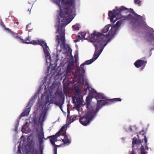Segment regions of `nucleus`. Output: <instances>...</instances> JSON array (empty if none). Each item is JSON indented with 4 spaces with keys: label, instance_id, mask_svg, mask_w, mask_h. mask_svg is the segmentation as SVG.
Segmentation results:
<instances>
[{
    "label": "nucleus",
    "instance_id": "1",
    "mask_svg": "<svg viewBox=\"0 0 154 154\" xmlns=\"http://www.w3.org/2000/svg\"><path fill=\"white\" fill-rule=\"evenodd\" d=\"M60 8V11L58 16V24L56 25V40L58 45L65 47V27L71 20L69 17L75 16V0H54Z\"/></svg>",
    "mask_w": 154,
    "mask_h": 154
},
{
    "label": "nucleus",
    "instance_id": "2",
    "mask_svg": "<svg viewBox=\"0 0 154 154\" xmlns=\"http://www.w3.org/2000/svg\"><path fill=\"white\" fill-rule=\"evenodd\" d=\"M108 15L110 21L113 23L120 18L122 20H134L137 21L142 20V17L136 13L133 9H128L124 6L117 10L109 11Z\"/></svg>",
    "mask_w": 154,
    "mask_h": 154
},
{
    "label": "nucleus",
    "instance_id": "3",
    "mask_svg": "<svg viewBox=\"0 0 154 154\" xmlns=\"http://www.w3.org/2000/svg\"><path fill=\"white\" fill-rule=\"evenodd\" d=\"M117 29L112 26L108 34H103L97 32V59L102 52L104 47L115 35Z\"/></svg>",
    "mask_w": 154,
    "mask_h": 154
},
{
    "label": "nucleus",
    "instance_id": "4",
    "mask_svg": "<svg viewBox=\"0 0 154 154\" xmlns=\"http://www.w3.org/2000/svg\"><path fill=\"white\" fill-rule=\"evenodd\" d=\"M89 109L88 112L79 119L80 123L83 125L86 126L88 124L91 120L95 117L96 114V108H92Z\"/></svg>",
    "mask_w": 154,
    "mask_h": 154
},
{
    "label": "nucleus",
    "instance_id": "5",
    "mask_svg": "<svg viewBox=\"0 0 154 154\" xmlns=\"http://www.w3.org/2000/svg\"><path fill=\"white\" fill-rule=\"evenodd\" d=\"M96 36V32L94 31L93 34H91L90 35L88 36V39L91 42L94 43V44L95 48V51L94 55V58L91 59L86 61L85 62V65H89L91 63L96 59V39L95 38V37Z\"/></svg>",
    "mask_w": 154,
    "mask_h": 154
},
{
    "label": "nucleus",
    "instance_id": "6",
    "mask_svg": "<svg viewBox=\"0 0 154 154\" xmlns=\"http://www.w3.org/2000/svg\"><path fill=\"white\" fill-rule=\"evenodd\" d=\"M97 97L101 100H97V112L98 110L102 106L108 105V100L109 99L103 94L97 92Z\"/></svg>",
    "mask_w": 154,
    "mask_h": 154
},
{
    "label": "nucleus",
    "instance_id": "7",
    "mask_svg": "<svg viewBox=\"0 0 154 154\" xmlns=\"http://www.w3.org/2000/svg\"><path fill=\"white\" fill-rule=\"evenodd\" d=\"M75 96L73 98V103H76V101L75 100H76L77 102V105L78 106H79L81 103V100L79 99V96L80 94L81 90L79 88H77L75 90Z\"/></svg>",
    "mask_w": 154,
    "mask_h": 154
},
{
    "label": "nucleus",
    "instance_id": "8",
    "mask_svg": "<svg viewBox=\"0 0 154 154\" xmlns=\"http://www.w3.org/2000/svg\"><path fill=\"white\" fill-rule=\"evenodd\" d=\"M6 30L9 31L11 35L15 38L17 39H19V41L23 43L28 44L29 42H25L21 38V36L18 34L17 33H15L11 31L10 29L8 28H5Z\"/></svg>",
    "mask_w": 154,
    "mask_h": 154
},
{
    "label": "nucleus",
    "instance_id": "9",
    "mask_svg": "<svg viewBox=\"0 0 154 154\" xmlns=\"http://www.w3.org/2000/svg\"><path fill=\"white\" fill-rule=\"evenodd\" d=\"M146 63V61L138 60L136 61L134 64L137 68H139L142 66L145 67Z\"/></svg>",
    "mask_w": 154,
    "mask_h": 154
},
{
    "label": "nucleus",
    "instance_id": "10",
    "mask_svg": "<svg viewBox=\"0 0 154 154\" xmlns=\"http://www.w3.org/2000/svg\"><path fill=\"white\" fill-rule=\"evenodd\" d=\"M92 99V97L90 96H88L86 98V106L88 109H91V107L92 108H94V107H96L95 106H93L91 105V101Z\"/></svg>",
    "mask_w": 154,
    "mask_h": 154
},
{
    "label": "nucleus",
    "instance_id": "11",
    "mask_svg": "<svg viewBox=\"0 0 154 154\" xmlns=\"http://www.w3.org/2000/svg\"><path fill=\"white\" fill-rule=\"evenodd\" d=\"M30 104V102H29L24 111L21 114L20 116L21 117L27 116L29 115L31 107V106H29Z\"/></svg>",
    "mask_w": 154,
    "mask_h": 154
},
{
    "label": "nucleus",
    "instance_id": "12",
    "mask_svg": "<svg viewBox=\"0 0 154 154\" xmlns=\"http://www.w3.org/2000/svg\"><path fill=\"white\" fill-rule=\"evenodd\" d=\"M62 135L64 136L63 139L61 138L63 141V142L64 144L69 143H70V141L68 139V137L66 134V132L64 131L62 133Z\"/></svg>",
    "mask_w": 154,
    "mask_h": 154
},
{
    "label": "nucleus",
    "instance_id": "13",
    "mask_svg": "<svg viewBox=\"0 0 154 154\" xmlns=\"http://www.w3.org/2000/svg\"><path fill=\"white\" fill-rule=\"evenodd\" d=\"M55 136H51L49 137H48L50 138V140L51 144L54 146H60L58 145H56L55 142H56L57 140V139L55 137Z\"/></svg>",
    "mask_w": 154,
    "mask_h": 154
},
{
    "label": "nucleus",
    "instance_id": "14",
    "mask_svg": "<svg viewBox=\"0 0 154 154\" xmlns=\"http://www.w3.org/2000/svg\"><path fill=\"white\" fill-rule=\"evenodd\" d=\"M47 112L46 109H44L41 113L39 117V120L42 122L44 121Z\"/></svg>",
    "mask_w": 154,
    "mask_h": 154
},
{
    "label": "nucleus",
    "instance_id": "15",
    "mask_svg": "<svg viewBox=\"0 0 154 154\" xmlns=\"http://www.w3.org/2000/svg\"><path fill=\"white\" fill-rule=\"evenodd\" d=\"M121 101V99L119 98H114L112 99H109V100H108V105L112 104V103L114 102H119Z\"/></svg>",
    "mask_w": 154,
    "mask_h": 154
},
{
    "label": "nucleus",
    "instance_id": "16",
    "mask_svg": "<svg viewBox=\"0 0 154 154\" xmlns=\"http://www.w3.org/2000/svg\"><path fill=\"white\" fill-rule=\"evenodd\" d=\"M142 142L140 140L137 139V138L134 137L133 138V140L132 141V147H133L134 144H140Z\"/></svg>",
    "mask_w": 154,
    "mask_h": 154
},
{
    "label": "nucleus",
    "instance_id": "17",
    "mask_svg": "<svg viewBox=\"0 0 154 154\" xmlns=\"http://www.w3.org/2000/svg\"><path fill=\"white\" fill-rule=\"evenodd\" d=\"M43 48L44 53L45 54L46 57L48 58H51L50 55L48 51L49 48L48 46H47V47H44Z\"/></svg>",
    "mask_w": 154,
    "mask_h": 154
},
{
    "label": "nucleus",
    "instance_id": "18",
    "mask_svg": "<svg viewBox=\"0 0 154 154\" xmlns=\"http://www.w3.org/2000/svg\"><path fill=\"white\" fill-rule=\"evenodd\" d=\"M72 69L71 66L69 65H68L67 67L66 72L65 74L66 75H72L73 72L71 71Z\"/></svg>",
    "mask_w": 154,
    "mask_h": 154
},
{
    "label": "nucleus",
    "instance_id": "19",
    "mask_svg": "<svg viewBox=\"0 0 154 154\" xmlns=\"http://www.w3.org/2000/svg\"><path fill=\"white\" fill-rule=\"evenodd\" d=\"M111 25L109 24L106 25L103 29L102 31V34H105L106 32H107L109 30V28L111 26Z\"/></svg>",
    "mask_w": 154,
    "mask_h": 154
},
{
    "label": "nucleus",
    "instance_id": "20",
    "mask_svg": "<svg viewBox=\"0 0 154 154\" xmlns=\"http://www.w3.org/2000/svg\"><path fill=\"white\" fill-rule=\"evenodd\" d=\"M64 75L65 76V77L63 79V81L62 83L63 84H68V79H70L71 78V77H70V75H65V74H64Z\"/></svg>",
    "mask_w": 154,
    "mask_h": 154
},
{
    "label": "nucleus",
    "instance_id": "21",
    "mask_svg": "<svg viewBox=\"0 0 154 154\" xmlns=\"http://www.w3.org/2000/svg\"><path fill=\"white\" fill-rule=\"evenodd\" d=\"M38 45H41L43 48L44 47H47V45L46 42L45 41H39V42Z\"/></svg>",
    "mask_w": 154,
    "mask_h": 154
},
{
    "label": "nucleus",
    "instance_id": "22",
    "mask_svg": "<svg viewBox=\"0 0 154 154\" xmlns=\"http://www.w3.org/2000/svg\"><path fill=\"white\" fill-rule=\"evenodd\" d=\"M32 26H31V23H29L26 26V29L27 31L30 32L32 29Z\"/></svg>",
    "mask_w": 154,
    "mask_h": 154
},
{
    "label": "nucleus",
    "instance_id": "23",
    "mask_svg": "<svg viewBox=\"0 0 154 154\" xmlns=\"http://www.w3.org/2000/svg\"><path fill=\"white\" fill-rule=\"evenodd\" d=\"M29 42V44H33L34 45H38L39 42V40H33L32 41H29V42Z\"/></svg>",
    "mask_w": 154,
    "mask_h": 154
},
{
    "label": "nucleus",
    "instance_id": "24",
    "mask_svg": "<svg viewBox=\"0 0 154 154\" xmlns=\"http://www.w3.org/2000/svg\"><path fill=\"white\" fill-rule=\"evenodd\" d=\"M140 150L141 154H146L145 151V148L144 146L142 145L140 148Z\"/></svg>",
    "mask_w": 154,
    "mask_h": 154
},
{
    "label": "nucleus",
    "instance_id": "25",
    "mask_svg": "<svg viewBox=\"0 0 154 154\" xmlns=\"http://www.w3.org/2000/svg\"><path fill=\"white\" fill-rule=\"evenodd\" d=\"M43 145L42 144H39V150L38 152L39 153H41L43 152Z\"/></svg>",
    "mask_w": 154,
    "mask_h": 154
},
{
    "label": "nucleus",
    "instance_id": "26",
    "mask_svg": "<svg viewBox=\"0 0 154 154\" xmlns=\"http://www.w3.org/2000/svg\"><path fill=\"white\" fill-rule=\"evenodd\" d=\"M90 88H90L89 85L88 84L85 85L84 90L86 92L88 90L90 91Z\"/></svg>",
    "mask_w": 154,
    "mask_h": 154
},
{
    "label": "nucleus",
    "instance_id": "27",
    "mask_svg": "<svg viewBox=\"0 0 154 154\" xmlns=\"http://www.w3.org/2000/svg\"><path fill=\"white\" fill-rule=\"evenodd\" d=\"M129 130L131 131H133L136 130L137 128L134 126H130L129 128Z\"/></svg>",
    "mask_w": 154,
    "mask_h": 154
},
{
    "label": "nucleus",
    "instance_id": "28",
    "mask_svg": "<svg viewBox=\"0 0 154 154\" xmlns=\"http://www.w3.org/2000/svg\"><path fill=\"white\" fill-rule=\"evenodd\" d=\"M63 90L64 91H67L68 89V84H63Z\"/></svg>",
    "mask_w": 154,
    "mask_h": 154
},
{
    "label": "nucleus",
    "instance_id": "29",
    "mask_svg": "<svg viewBox=\"0 0 154 154\" xmlns=\"http://www.w3.org/2000/svg\"><path fill=\"white\" fill-rule=\"evenodd\" d=\"M64 103V100L57 102L55 103V104L57 106H59L60 105H62Z\"/></svg>",
    "mask_w": 154,
    "mask_h": 154
},
{
    "label": "nucleus",
    "instance_id": "30",
    "mask_svg": "<svg viewBox=\"0 0 154 154\" xmlns=\"http://www.w3.org/2000/svg\"><path fill=\"white\" fill-rule=\"evenodd\" d=\"M82 38V37L80 35H78L76 39L74 40L75 42H79L81 40Z\"/></svg>",
    "mask_w": 154,
    "mask_h": 154
},
{
    "label": "nucleus",
    "instance_id": "31",
    "mask_svg": "<svg viewBox=\"0 0 154 154\" xmlns=\"http://www.w3.org/2000/svg\"><path fill=\"white\" fill-rule=\"evenodd\" d=\"M40 137H41L42 138L39 139V144H42V143L43 142V141L42 139V138H43L44 137L43 134H42Z\"/></svg>",
    "mask_w": 154,
    "mask_h": 154
},
{
    "label": "nucleus",
    "instance_id": "32",
    "mask_svg": "<svg viewBox=\"0 0 154 154\" xmlns=\"http://www.w3.org/2000/svg\"><path fill=\"white\" fill-rule=\"evenodd\" d=\"M121 22L120 21H118L116 22V24L113 26H115L116 29L118 28L121 25Z\"/></svg>",
    "mask_w": 154,
    "mask_h": 154
},
{
    "label": "nucleus",
    "instance_id": "33",
    "mask_svg": "<svg viewBox=\"0 0 154 154\" xmlns=\"http://www.w3.org/2000/svg\"><path fill=\"white\" fill-rule=\"evenodd\" d=\"M86 34L85 32H81L79 33V35H80L81 36L82 38H85V37Z\"/></svg>",
    "mask_w": 154,
    "mask_h": 154
},
{
    "label": "nucleus",
    "instance_id": "34",
    "mask_svg": "<svg viewBox=\"0 0 154 154\" xmlns=\"http://www.w3.org/2000/svg\"><path fill=\"white\" fill-rule=\"evenodd\" d=\"M73 29L75 30H79V27L77 25H74L72 26Z\"/></svg>",
    "mask_w": 154,
    "mask_h": 154
},
{
    "label": "nucleus",
    "instance_id": "35",
    "mask_svg": "<svg viewBox=\"0 0 154 154\" xmlns=\"http://www.w3.org/2000/svg\"><path fill=\"white\" fill-rule=\"evenodd\" d=\"M85 65V63H83L81 64L80 65V68L82 70V72L84 73L85 72V70L84 69V65Z\"/></svg>",
    "mask_w": 154,
    "mask_h": 154
},
{
    "label": "nucleus",
    "instance_id": "36",
    "mask_svg": "<svg viewBox=\"0 0 154 154\" xmlns=\"http://www.w3.org/2000/svg\"><path fill=\"white\" fill-rule=\"evenodd\" d=\"M153 32H154V30H153L152 33H151L149 34V36L150 38H152V40H154V34H153Z\"/></svg>",
    "mask_w": 154,
    "mask_h": 154
},
{
    "label": "nucleus",
    "instance_id": "37",
    "mask_svg": "<svg viewBox=\"0 0 154 154\" xmlns=\"http://www.w3.org/2000/svg\"><path fill=\"white\" fill-rule=\"evenodd\" d=\"M61 132H60L59 131L55 135H54V136H55V137L57 139V137H59L61 135H62V133H61Z\"/></svg>",
    "mask_w": 154,
    "mask_h": 154
},
{
    "label": "nucleus",
    "instance_id": "38",
    "mask_svg": "<svg viewBox=\"0 0 154 154\" xmlns=\"http://www.w3.org/2000/svg\"><path fill=\"white\" fill-rule=\"evenodd\" d=\"M21 147H20V145L18 146V149L17 151V153L18 154H21Z\"/></svg>",
    "mask_w": 154,
    "mask_h": 154
},
{
    "label": "nucleus",
    "instance_id": "39",
    "mask_svg": "<svg viewBox=\"0 0 154 154\" xmlns=\"http://www.w3.org/2000/svg\"><path fill=\"white\" fill-rule=\"evenodd\" d=\"M134 3L135 4L139 5L141 3V1L140 0H134Z\"/></svg>",
    "mask_w": 154,
    "mask_h": 154
},
{
    "label": "nucleus",
    "instance_id": "40",
    "mask_svg": "<svg viewBox=\"0 0 154 154\" xmlns=\"http://www.w3.org/2000/svg\"><path fill=\"white\" fill-rule=\"evenodd\" d=\"M144 141L145 144H147V138L146 136H145L144 137Z\"/></svg>",
    "mask_w": 154,
    "mask_h": 154
},
{
    "label": "nucleus",
    "instance_id": "41",
    "mask_svg": "<svg viewBox=\"0 0 154 154\" xmlns=\"http://www.w3.org/2000/svg\"><path fill=\"white\" fill-rule=\"evenodd\" d=\"M65 128L66 127L64 126H63L59 131L60 132L62 133L63 132V131H64V129H65Z\"/></svg>",
    "mask_w": 154,
    "mask_h": 154
},
{
    "label": "nucleus",
    "instance_id": "42",
    "mask_svg": "<svg viewBox=\"0 0 154 154\" xmlns=\"http://www.w3.org/2000/svg\"><path fill=\"white\" fill-rule=\"evenodd\" d=\"M78 56L77 55H75L74 56V58L75 61H77L78 59Z\"/></svg>",
    "mask_w": 154,
    "mask_h": 154
},
{
    "label": "nucleus",
    "instance_id": "43",
    "mask_svg": "<svg viewBox=\"0 0 154 154\" xmlns=\"http://www.w3.org/2000/svg\"><path fill=\"white\" fill-rule=\"evenodd\" d=\"M148 144H145V149L146 150H148L149 149V147L148 146Z\"/></svg>",
    "mask_w": 154,
    "mask_h": 154
},
{
    "label": "nucleus",
    "instance_id": "44",
    "mask_svg": "<svg viewBox=\"0 0 154 154\" xmlns=\"http://www.w3.org/2000/svg\"><path fill=\"white\" fill-rule=\"evenodd\" d=\"M71 119H72L71 118H70L69 119V120L71 121ZM72 120L70 122H74L75 120V119H74V118H73L72 119Z\"/></svg>",
    "mask_w": 154,
    "mask_h": 154
},
{
    "label": "nucleus",
    "instance_id": "45",
    "mask_svg": "<svg viewBox=\"0 0 154 154\" xmlns=\"http://www.w3.org/2000/svg\"><path fill=\"white\" fill-rule=\"evenodd\" d=\"M131 154H135V152L133 149L131 151Z\"/></svg>",
    "mask_w": 154,
    "mask_h": 154
},
{
    "label": "nucleus",
    "instance_id": "46",
    "mask_svg": "<svg viewBox=\"0 0 154 154\" xmlns=\"http://www.w3.org/2000/svg\"><path fill=\"white\" fill-rule=\"evenodd\" d=\"M58 60V59H56L54 62V64H55V65L56 66L57 64H56V63L57 62V61Z\"/></svg>",
    "mask_w": 154,
    "mask_h": 154
},
{
    "label": "nucleus",
    "instance_id": "47",
    "mask_svg": "<svg viewBox=\"0 0 154 154\" xmlns=\"http://www.w3.org/2000/svg\"><path fill=\"white\" fill-rule=\"evenodd\" d=\"M31 9V8H28V11L29 12V14H30V11Z\"/></svg>",
    "mask_w": 154,
    "mask_h": 154
},
{
    "label": "nucleus",
    "instance_id": "48",
    "mask_svg": "<svg viewBox=\"0 0 154 154\" xmlns=\"http://www.w3.org/2000/svg\"><path fill=\"white\" fill-rule=\"evenodd\" d=\"M54 153H55V152H57V148H54Z\"/></svg>",
    "mask_w": 154,
    "mask_h": 154
},
{
    "label": "nucleus",
    "instance_id": "49",
    "mask_svg": "<svg viewBox=\"0 0 154 154\" xmlns=\"http://www.w3.org/2000/svg\"><path fill=\"white\" fill-rule=\"evenodd\" d=\"M68 52H69L71 54L72 52V50L70 48L68 50Z\"/></svg>",
    "mask_w": 154,
    "mask_h": 154
},
{
    "label": "nucleus",
    "instance_id": "50",
    "mask_svg": "<svg viewBox=\"0 0 154 154\" xmlns=\"http://www.w3.org/2000/svg\"><path fill=\"white\" fill-rule=\"evenodd\" d=\"M24 40V41H25V42H26V41H29V37H28L26 39V40Z\"/></svg>",
    "mask_w": 154,
    "mask_h": 154
},
{
    "label": "nucleus",
    "instance_id": "51",
    "mask_svg": "<svg viewBox=\"0 0 154 154\" xmlns=\"http://www.w3.org/2000/svg\"><path fill=\"white\" fill-rule=\"evenodd\" d=\"M33 152H34V154H38V151H34Z\"/></svg>",
    "mask_w": 154,
    "mask_h": 154
},
{
    "label": "nucleus",
    "instance_id": "52",
    "mask_svg": "<svg viewBox=\"0 0 154 154\" xmlns=\"http://www.w3.org/2000/svg\"><path fill=\"white\" fill-rule=\"evenodd\" d=\"M60 107V109L62 110V105H60V106H59Z\"/></svg>",
    "mask_w": 154,
    "mask_h": 154
},
{
    "label": "nucleus",
    "instance_id": "53",
    "mask_svg": "<svg viewBox=\"0 0 154 154\" xmlns=\"http://www.w3.org/2000/svg\"><path fill=\"white\" fill-rule=\"evenodd\" d=\"M60 97H61L62 96V92H61L60 93Z\"/></svg>",
    "mask_w": 154,
    "mask_h": 154
},
{
    "label": "nucleus",
    "instance_id": "54",
    "mask_svg": "<svg viewBox=\"0 0 154 154\" xmlns=\"http://www.w3.org/2000/svg\"><path fill=\"white\" fill-rule=\"evenodd\" d=\"M52 61H51L50 60V63H51V64H53V63H52Z\"/></svg>",
    "mask_w": 154,
    "mask_h": 154
},
{
    "label": "nucleus",
    "instance_id": "55",
    "mask_svg": "<svg viewBox=\"0 0 154 154\" xmlns=\"http://www.w3.org/2000/svg\"><path fill=\"white\" fill-rule=\"evenodd\" d=\"M39 154H43V152H42V153H39Z\"/></svg>",
    "mask_w": 154,
    "mask_h": 154
},
{
    "label": "nucleus",
    "instance_id": "56",
    "mask_svg": "<svg viewBox=\"0 0 154 154\" xmlns=\"http://www.w3.org/2000/svg\"><path fill=\"white\" fill-rule=\"evenodd\" d=\"M54 154H57V152H55V153H54Z\"/></svg>",
    "mask_w": 154,
    "mask_h": 154
},
{
    "label": "nucleus",
    "instance_id": "57",
    "mask_svg": "<svg viewBox=\"0 0 154 154\" xmlns=\"http://www.w3.org/2000/svg\"><path fill=\"white\" fill-rule=\"evenodd\" d=\"M95 98H96V96H95Z\"/></svg>",
    "mask_w": 154,
    "mask_h": 154
}]
</instances>
